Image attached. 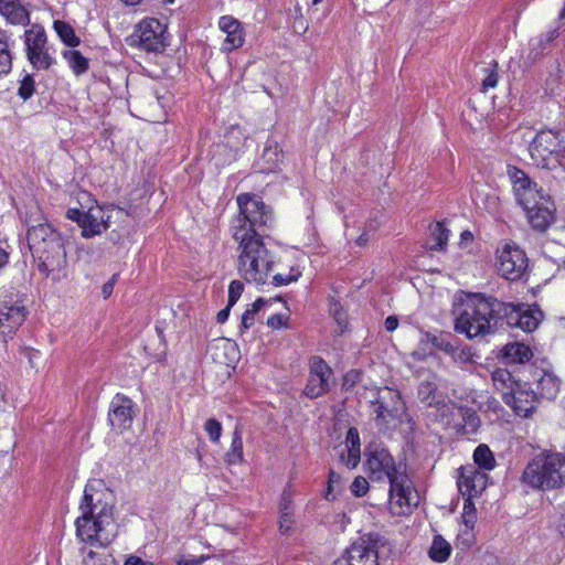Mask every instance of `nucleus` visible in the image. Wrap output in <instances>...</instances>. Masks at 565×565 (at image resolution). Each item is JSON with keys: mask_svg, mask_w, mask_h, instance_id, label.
I'll return each mask as SVG.
<instances>
[{"mask_svg": "<svg viewBox=\"0 0 565 565\" xmlns=\"http://www.w3.org/2000/svg\"><path fill=\"white\" fill-rule=\"evenodd\" d=\"M450 356L454 359L455 362L467 363L472 361V353L469 348L460 349L457 345H455Z\"/></svg>", "mask_w": 565, "mask_h": 565, "instance_id": "obj_45", "label": "nucleus"}, {"mask_svg": "<svg viewBox=\"0 0 565 565\" xmlns=\"http://www.w3.org/2000/svg\"><path fill=\"white\" fill-rule=\"evenodd\" d=\"M204 430L212 443H218L222 436V424L215 418H209L204 424Z\"/></svg>", "mask_w": 565, "mask_h": 565, "instance_id": "obj_42", "label": "nucleus"}, {"mask_svg": "<svg viewBox=\"0 0 565 565\" xmlns=\"http://www.w3.org/2000/svg\"><path fill=\"white\" fill-rule=\"evenodd\" d=\"M524 303H507L498 300L493 297V317L495 319V326L498 323L507 324L511 328H516L521 319V310Z\"/></svg>", "mask_w": 565, "mask_h": 565, "instance_id": "obj_22", "label": "nucleus"}, {"mask_svg": "<svg viewBox=\"0 0 565 565\" xmlns=\"http://www.w3.org/2000/svg\"><path fill=\"white\" fill-rule=\"evenodd\" d=\"M494 387L501 392L502 399H505V394H511L512 391L520 388L521 383L515 381L512 373L507 369H497L491 374Z\"/></svg>", "mask_w": 565, "mask_h": 565, "instance_id": "obj_25", "label": "nucleus"}, {"mask_svg": "<svg viewBox=\"0 0 565 565\" xmlns=\"http://www.w3.org/2000/svg\"><path fill=\"white\" fill-rule=\"evenodd\" d=\"M127 6H136L141 2V0H121Z\"/></svg>", "mask_w": 565, "mask_h": 565, "instance_id": "obj_64", "label": "nucleus"}, {"mask_svg": "<svg viewBox=\"0 0 565 565\" xmlns=\"http://www.w3.org/2000/svg\"><path fill=\"white\" fill-rule=\"evenodd\" d=\"M207 556L183 558L178 562V565H201Z\"/></svg>", "mask_w": 565, "mask_h": 565, "instance_id": "obj_54", "label": "nucleus"}, {"mask_svg": "<svg viewBox=\"0 0 565 565\" xmlns=\"http://www.w3.org/2000/svg\"><path fill=\"white\" fill-rule=\"evenodd\" d=\"M347 455L341 454V461H343L348 468L354 469L360 462V449H348Z\"/></svg>", "mask_w": 565, "mask_h": 565, "instance_id": "obj_43", "label": "nucleus"}, {"mask_svg": "<svg viewBox=\"0 0 565 565\" xmlns=\"http://www.w3.org/2000/svg\"><path fill=\"white\" fill-rule=\"evenodd\" d=\"M371 403L377 424H386L390 419L398 418L405 411L401 393L391 387L377 390L376 396Z\"/></svg>", "mask_w": 565, "mask_h": 565, "instance_id": "obj_11", "label": "nucleus"}, {"mask_svg": "<svg viewBox=\"0 0 565 565\" xmlns=\"http://www.w3.org/2000/svg\"><path fill=\"white\" fill-rule=\"evenodd\" d=\"M231 308H232V306H230V305L227 303V306H226L224 309H222V310H220V311L217 312V315H216V321H217L218 323H224V322L227 320V318H228V316H230Z\"/></svg>", "mask_w": 565, "mask_h": 565, "instance_id": "obj_57", "label": "nucleus"}, {"mask_svg": "<svg viewBox=\"0 0 565 565\" xmlns=\"http://www.w3.org/2000/svg\"><path fill=\"white\" fill-rule=\"evenodd\" d=\"M563 465L561 454L536 455L525 467L522 480L534 489H554L562 484Z\"/></svg>", "mask_w": 565, "mask_h": 565, "instance_id": "obj_6", "label": "nucleus"}, {"mask_svg": "<svg viewBox=\"0 0 565 565\" xmlns=\"http://www.w3.org/2000/svg\"><path fill=\"white\" fill-rule=\"evenodd\" d=\"M498 84V74L493 71L489 72L488 75L482 81V89L486 92L489 88L495 87Z\"/></svg>", "mask_w": 565, "mask_h": 565, "instance_id": "obj_50", "label": "nucleus"}, {"mask_svg": "<svg viewBox=\"0 0 565 565\" xmlns=\"http://www.w3.org/2000/svg\"><path fill=\"white\" fill-rule=\"evenodd\" d=\"M369 490V483L365 478L363 477H356L352 484H351V491L356 497H363L366 494Z\"/></svg>", "mask_w": 565, "mask_h": 565, "instance_id": "obj_47", "label": "nucleus"}, {"mask_svg": "<svg viewBox=\"0 0 565 565\" xmlns=\"http://www.w3.org/2000/svg\"><path fill=\"white\" fill-rule=\"evenodd\" d=\"M0 13L11 24L26 25L30 23V14L20 0H0Z\"/></svg>", "mask_w": 565, "mask_h": 565, "instance_id": "obj_23", "label": "nucleus"}, {"mask_svg": "<svg viewBox=\"0 0 565 565\" xmlns=\"http://www.w3.org/2000/svg\"><path fill=\"white\" fill-rule=\"evenodd\" d=\"M488 475L478 470L475 466L460 468L458 489L463 497L476 498L487 488Z\"/></svg>", "mask_w": 565, "mask_h": 565, "instance_id": "obj_18", "label": "nucleus"}, {"mask_svg": "<svg viewBox=\"0 0 565 565\" xmlns=\"http://www.w3.org/2000/svg\"><path fill=\"white\" fill-rule=\"evenodd\" d=\"M134 402L124 394H116L109 406L108 420L113 429L122 431L131 427L134 422Z\"/></svg>", "mask_w": 565, "mask_h": 565, "instance_id": "obj_15", "label": "nucleus"}, {"mask_svg": "<svg viewBox=\"0 0 565 565\" xmlns=\"http://www.w3.org/2000/svg\"><path fill=\"white\" fill-rule=\"evenodd\" d=\"M244 286L239 280H233L228 286V305L234 306L243 292Z\"/></svg>", "mask_w": 565, "mask_h": 565, "instance_id": "obj_46", "label": "nucleus"}, {"mask_svg": "<svg viewBox=\"0 0 565 565\" xmlns=\"http://www.w3.org/2000/svg\"><path fill=\"white\" fill-rule=\"evenodd\" d=\"M63 56L76 75H82L87 72L89 64L88 58H86L79 51H64Z\"/></svg>", "mask_w": 565, "mask_h": 565, "instance_id": "obj_30", "label": "nucleus"}, {"mask_svg": "<svg viewBox=\"0 0 565 565\" xmlns=\"http://www.w3.org/2000/svg\"><path fill=\"white\" fill-rule=\"evenodd\" d=\"M533 164L537 168L553 170L565 159V143L561 131L540 130L529 146Z\"/></svg>", "mask_w": 565, "mask_h": 565, "instance_id": "obj_7", "label": "nucleus"}, {"mask_svg": "<svg viewBox=\"0 0 565 565\" xmlns=\"http://www.w3.org/2000/svg\"><path fill=\"white\" fill-rule=\"evenodd\" d=\"M431 238L434 244L430 245L431 250L444 249L449 238V231L445 227L444 223L437 222L431 227Z\"/></svg>", "mask_w": 565, "mask_h": 565, "instance_id": "obj_33", "label": "nucleus"}, {"mask_svg": "<svg viewBox=\"0 0 565 565\" xmlns=\"http://www.w3.org/2000/svg\"><path fill=\"white\" fill-rule=\"evenodd\" d=\"M267 301L264 298H257L253 305L252 308L247 309L243 316L241 321V329L247 330L255 323V316L256 313L265 306Z\"/></svg>", "mask_w": 565, "mask_h": 565, "instance_id": "obj_36", "label": "nucleus"}, {"mask_svg": "<svg viewBox=\"0 0 565 565\" xmlns=\"http://www.w3.org/2000/svg\"><path fill=\"white\" fill-rule=\"evenodd\" d=\"M166 25L158 19L151 18L141 21L131 35V43L147 52H162L167 45Z\"/></svg>", "mask_w": 565, "mask_h": 565, "instance_id": "obj_10", "label": "nucleus"}, {"mask_svg": "<svg viewBox=\"0 0 565 565\" xmlns=\"http://www.w3.org/2000/svg\"><path fill=\"white\" fill-rule=\"evenodd\" d=\"M28 245L39 270L49 276L66 266V252L60 233L49 223L29 225Z\"/></svg>", "mask_w": 565, "mask_h": 565, "instance_id": "obj_4", "label": "nucleus"}, {"mask_svg": "<svg viewBox=\"0 0 565 565\" xmlns=\"http://www.w3.org/2000/svg\"><path fill=\"white\" fill-rule=\"evenodd\" d=\"M84 565H115L111 555L89 551L83 559Z\"/></svg>", "mask_w": 565, "mask_h": 565, "instance_id": "obj_38", "label": "nucleus"}, {"mask_svg": "<svg viewBox=\"0 0 565 565\" xmlns=\"http://www.w3.org/2000/svg\"><path fill=\"white\" fill-rule=\"evenodd\" d=\"M558 36L557 29H553L547 31L546 33L542 34L537 41L536 44H532V52H535V55H540L548 45L552 44V42Z\"/></svg>", "mask_w": 565, "mask_h": 565, "instance_id": "obj_39", "label": "nucleus"}, {"mask_svg": "<svg viewBox=\"0 0 565 565\" xmlns=\"http://www.w3.org/2000/svg\"><path fill=\"white\" fill-rule=\"evenodd\" d=\"M35 90V82L32 75L28 74L20 82L18 95L23 99H29Z\"/></svg>", "mask_w": 565, "mask_h": 565, "instance_id": "obj_41", "label": "nucleus"}, {"mask_svg": "<svg viewBox=\"0 0 565 565\" xmlns=\"http://www.w3.org/2000/svg\"><path fill=\"white\" fill-rule=\"evenodd\" d=\"M67 218L76 222L78 226L82 223V220L86 216V212L79 209H68L66 212Z\"/></svg>", "mask_w": 565, "mask_h": 565, "instance_id": "obj_52", "label": "nucleus"}, {"mask_svg": "<svg viewBox=\"0 0 565 565\" xmlns=\"http://www.w3.org/2000/svg\"><path fill=\"white\" fill-rule=\"evenodd\" d=\"M388 482L390 500L402 509L401 512H405L404 508L408 510L412 505H416V502L413 501L417 495L411 487V481L406 475L405 467L396 475H393Z\"/></svg>", "mask_w": 565, "mask_h": 565, "instance_id": "obj_16", "label": "nucleus"}, {"mask_svg": "<svg viewBox=\"0 0 565 565\" xmlns=\"http://www.w3.org/2000/svg\"><path fill=\"white\" fill-rule=\"evenodd\" d=\"M495 267L498 273L505 279L518 280L527 268V257L518 245L507 243L497 250Z\"/></svg>", "mask_w": 565, "mask_h": 565, "instance_id": "obj_9", "label": "nucleus"}, {"mask_svg": "<svg viewBox=\"0 0 565 565\" xmlns=\"http://www.w3.org/2000/svg\"><path fill=\"white\" fill-rule=\"evenodd\" d=\"M26 317V309L22 305L0 301V334L7 341L12 338Z\"/></svg>", "mask_w": 565, "mask_h": 565, "instance_id": "obj_17", "label": "nucleus"}, {"mask_svg": "<svg viewBox=\"0 0 565 565\" xmlns=\"http://www.w3.org/2000/svg\"><path fill=\"white\" fill-rule=\"evenodd\" d=\"M559 380L552 373L541 371L536 380L534 393L539 399H554L559 392Z\"/></svg>", "mask_w": 565, "mask_h": 565, "instance_id": "obj_24", "label": "nucleus"}, {"mask_svg": "<svg viewBox=\"0 0 565 565\" xmlns=\"http://www.w3.org/2000/svg\"><path fill=\"white\" fill-rule=\"evenodd\" d=\"M473 461L480 471H489L495 467L493 452L486 444H480L473 451Z\"/></svg>", "mask_w": 565, "mask_h": 565, "instance_id": "obj_27", "label": "nucleus"}, {"mask_svg": "<svg viewBox=\"0 0 565 565\" xmlns=\"http://www.w3.org/2000/svg\"><path fill=\"white\" fill-rule=\"evenodd\" d=\"M366 242H367V237H366V235H365V234H362V235L356 239V244H358L359 246H363V245H365V244H366Z\"/></svg>", "mask_w": 565, "mask_h": 565, "instance_id": "obj_63", "label": "nucleus"}, {"mask_svg": "<svg viewBox=\"0 0 565 565\" xmlns=\"http://www.w3.org/2000/svg\"><path fill=\"white\" fill-rule=\"evenodd\" d=\"M299 277H300V271L299 270H295L292 268L291 269V274H288V275L276 274L273 277V284L275 286H284V285H288V284H290L292 281H297Z\"/></svg>", "mask_w": 565, "mask_h": 565, "instance_id": "obj_44", "label": "nucleus"}, {"mask_svg": "<svg viewBox=\"0 0 565 565\" xmlns=\"http://www.w3.org/2000/svg\"><path fill=\"white\" fill-rule=\"evenodd\" d=\"M503 355L510 363H525L531 360L533 353L529 345L512 342L504 345Z\"/></svg>", "mask_w": 565, "mask_h": 565, "instance_id": "obj_26", "label": "nucleus"}, {"mask_svg": "<svg viewBox=\"0 0 565 565\" xmlns=\"http://www.w3.org/2000/svg\"><path fill=\"white\" fill-rule=\"evenodd\" d=\"M451 552V546L441 536H436L429 550V556L436 562H445Z\"/></svg>", "mask_w": 565, "mask_h": 565, "instance_id": "obj_32", "label": "nucleus"}, {"mask_svg": "<svg viewBox=\"0 0 565 565\" xmlns=\"http://www.w3.org/2000/svg\"><path fill=\"white\" fill-rule=\"evenodd\" d=\"M334 318L337 320V322L342 326V324H345L347 323V317H345V313L341 310V309H335L334 308Z\"/></svg>", "mask_w": 565, "mask_h": 565, "instance_id": "obj_59", "label": "nucleus"}, {"mask_svg": "<svg viewBox=\"0 0 565 565\" xmlns=\"http://www.w3.org/2000/svg\"><path fill=\"white\" fill-rule=\"evenodd\" d=\"M239 214L233 220V238L238 243V273L246 282L264 285L273 269V257L264 244L271 214L264 202L248 193L237 196Z\"/></svg>", "mask_w": 565, "mask_h": 565, "instance_id": "obj_1", "label": "nucleus"}, {"mask_svg": "<svg viewBox=\"0 0 565 565\" xmlns=\"http://www.w3.org/2000/svg\"><path fill=\"white\" fill-rule=\"evenodd\" d=\"M387 541L377 533H367L354 541L335 565H380L379 555Z\"/></svg>", "mask_w": 565, "mask_h": 565, "instance_id": "obj_8", "label": "nucleus"}, {"mask_svg": "<svg viewBox=\"0 0 565 565\" xmlns=\"http://www.w3.org/2000/svg\"><path fill=\"white\" fill-rule=\"evenodd\" d=\"M508 175L513 183L518 203L526 212L531 226L539 232L546 231L554 221L555 206L551 198L523 170L509 167Z\"/></svg>", "mask_w": 565, "mask_h": 565, "instance_id": "obj_3", "label": "nucleus"}, {"mask_svg": "<svg viewBox=\"0 0 565 565\" xmlns=\"http://www.w3.org/2000/svg\"><path fill=\"white\" fill-rule=\"evenodd\" d=\"M385 329L386 331L388 332H393L397 329L398 327V319L396 316H388L386 319H385Z\"/></svg>", "mask_w": 565, "mask_h": 565, "instance_id": "obj_55", "label": "nucleus"}, {"mask_svg": "<svg viewBox=\"0 0 565 565\" xmlns=\"http://www.w3.org/2000/svg\"><path fill=\"white\" fill-rule=\"evenodd\" d=\"M225 461L228 465H237L244 461L243 438L238 427H235L233 431L231 447L225 454Z\"/></svg>", "mask_w": 565, "mask_h": 565, "instance_id": "obj_28", "label": "nucleus"}, {"mask_svg": "<svg viewBox=\"0 0 565 565\" xmlns=\"http://www.w3.org/2000/svg\"><path fill=\"white\" fill-rule=\"evenodd\" d=\"M521 319L518 323L516 328H520L521 330L525 332H532L535 330L539 326V318L526 307V305L523 306V309L521 310Z\"/></svg>", "mask_w": 565, "mask_h": 565, "instance_id": "obj_37", "label": "nucleus"}, {"mask_svg": "<svg viewBox=\"0 0 565 565\" xmlns=\"http://www.w3.org/2000/svg\"><path fill=\"white\" fill-rule=\"evenodd\" d=\"M82 515L76 519L77 537L89 545H108L117 535L114 518L113 493L87 483L79 505Z\"/></svg>", "mask_w": 565, "mask_h": 565, "instance_id": "obj_2", "label": "nucleus"}, {"mask_svg": "<svg viewBox=\"0 0 565 565\" xmlns=\"http://www.w3.org/2000/svg\"><path fill=\"white\" fill-rule=\"evenodd\" d=\"M113 290H114L113 282L104 284L103 288H102V292H103L104 298H108L113 294Z\"/></svg>", "mask_w": 565, "mask_h": 565, "instance_id": "obj_61", "label": "nucleus"}, {"mask_svg": "<svg viewBox=\"0 0 565 565\" xmlns=\"http://www.w3.org/2000/svg\"><path fill=\"white\" fill-rule=\"evenodd\" d=\"M8 253L2 247H0V268L8 263Z\"/></svg>", "mask_w": 565, "mask_h": 565, "instance_id": "obj_62", "label": "nucleus"}, {"mask_svg": "<svg viewBox=\"0 0 565 565\" xmlns=\"http://www.w3.org/2000/svg\"><path fill=\"white\" fill-rule=\"evenodd\" d=\"M332 374V369L322 358H311L308 383L305 388L306 396L317 398L326 394L330 390Z\"/></svg>", "mask_w": 565, "mask_h": 565, "instance_id": "obj_13", "label": "nucleus"}, {"mask_svg": "<svg viewBox=\"0 0 565 565\" xmlns=\"http://www.w3.org/2000/svg\"><path fill=\"white\" fill-rule=\"evenodd\" d=\"M26 56L34 68L47 70L53 58L46 49V34L41 25L34 24L24 32Z\"/></svg>", "mask_w": 565, "mask_h": 565, "instance_id": "obj_12", "label": "nucleus"}, {"mask_svg": "<svg viewBox=\"0 0 565 565\" xmlns=\"http://www.w3.org/2000/svg\"><path fill=\"white\" fill-rule=\"evenodd\" d=\"M348 449H360V436L355 427L349 428L347 433V447Z\"/></svg>", "mask_w": 565, "mask_h": 565, "instance_id": "obj_48", "label": "nucleus"}, {"mask_svg": "<svg viewBox=\"0 0 565 565\" xmlns=\"http://www.w3.org/2000/svg\"><path fill=\"white\" fill-rule=\"evenodd\" d=\"M369 476L373 480H382L387 478L388 480L401 471L404 466L402 463L396 465L393 456L388 450L381 448L372 451L365 462Z\"/></svg>", "mask_w": 565, "mask_h": 565, "instance_id": "obj_14", "label": "nucleus"}, {"mask_svg": "<svg viewBox=\"0 0 565 565\" xmlns=\"http://www.w3.org/2000/svg\"><path fill=\"white\" fill-rule=\"evenodd\" d=\"M218 26L221 31L226 34L222 44V50L224 52H232L243 46L245 42V33L242 23L232 15H223L218 20Z\"/></svg>", "mask_w": 565, "mask_h": 565, "instance_id": "obj_19", "label": "nucleus"}, {"mask_svg": "<svg viewBox=\"0 0 565 565\" xmlns=\"http://www.w3.org/2000/svg\"><path fill=\"white\" fill-rule=\"evenodd\" d=\"M108 221L109 216L105 215V211L102 207H90L86 211V216L79 225L83 237L89 238L99 235L109 227Z\"/></svg>", "mask_w": 565, "mask_h": 565, "instance_id": "obj_21", "label": "nucleus"}, {"mask_svg": "<svg viewBox=\"0 0 565 565\" xmlns=\"http://www.w3.org/2000/svg\"><path fill=\"white\" fill-rule=\"evenodd\" d=\"M426 337H427V340L435 348L444 351L448 355L451 354L455 344L450 342L448 337H446V335H435V334H431V333H427Z\"/></svg>", "mask_w": 565, "mask_h": 565, "instance_id": "obj_40", "label": "nucleus"}, {"mask_svg": "<svg viewBox=\"0 0 565 565\" xmlns=\"http://www.w3.org/2000/svg\"><path fill=\"white\" fill-rule=\"evenodd\" d=\"M493 297L475 295L465 305L456 318L455 330L465 333L469 339L493 332Z\"/></svg>", "mask_w": 565, "mask_h": 565, "instance_id": "obj_5", "label": "nucleus"}, {"mask_svg": "<svg viewBox=\"0 0 565 565\" xmlns=\"http://www.w3.org/2000/svg\"><path fill=\"white\" fill-rule=\"evenodd\" d=\"M462 521L466 526L465 534L471 535V531L475 527L477 521V510L471 498H466L462 509Z\"/></svg>", "mask_w": 565, "mask_h": 565, "instance_id": "obj_34", "label": "nucleus"}, {"mask_svg": "<svg viewBox=\"0 0 565 565\" xmlns=\"http://www.w3.org/2000/svg\"><path fill=\"white\" fill-rule=\"evenodd\" d=\"M537 399L534 390L527 391L521 384L520 388L512 391L511 394H505L503 402L512 407L516 415L529 417L535 409V402Z\"/></svg>", "mask_w": 565, "mask_h": 565, "instance_id": "obj_20", "label": "nucleus"}, {"mask_svg": "<svg viewBox=\"0 0 565 565\" xmlns=\"http://www.w3.org/2000/svg\"><path fill=\"white\" fill-rule=\"evenodd\" d=\"M125 565H152V563H147L137 556H130L125 562Z\"/></svg>", "mask_w": 565, "mask_h": 565, "instance_id": "obj_58", "label": "nucleus"}, {"mask_svg": "<svg viewBox=\"0 0 565 565\" xmlns=\"http://www.w3.org/2000/svg\"><path fill=\"white\" fill-rule=\"evenodd\" d=\"M280 513H292V500L290 494L284 492L279 504Z\"/></svg>", "mask_w": 565, "mask_h": 565, "instance_id": "obj_51", "label": "nucleus"}, {"mask_svg": "<svg viewBox=\"0 0 565 565\" xmlns=\"http://www.w3.org/2000/svg\"><path fill=\"white\" fill-rule=\"evenodd\" d=\"M436 390L437 387L433 382L423 381L418 386L417 396L422 403L433 406L437 403Z\"/></svg>", "mask_w": 565, "mask_h": 565, "instance_id": "obj_35", "label": "nucleus"}, {"mask_svg": "<svg viewBox=\"0 0 565 565\" xmlns=\"http://www.w3.org/2000/svg\"><path fill=\"white\" fill-rule=\"evenodd\" d=\"M285 324V318L282 315H273L267 319V326L273 329H279Z\"/></svg>", "mask_w": 565, "mask_h": 565, "instance_id": "obj_53", "label": "nucleus"}, {"mask_svg": "<svg viewBox=\"0 0 565 565\" xmlns=\"http://www.w3.org/2000/svg\"><path fill=\"white\" fill-rule=\"evenodd\" d=\"M340 480H341V476L339 473L334 472L333 470H330L329 480H328V492L326 495L327 498L332 490V484L340 482Z\"/></svg>", "mask_w": 565, "mask_h": 565, "instance_id": "obj_56", "label": "nucleus"}, {"mask_svg": "<svg viewBox=\"0 0 565 565\" xmlns=\"http://www.w3.org/2000/svg\"><path fill=\"white\" fill-rule=\"evenodd\" d=\"M12 68V53L9 45V35L0 29V76L7 75Z\"/></svg>", "mask_w": 565, "mask_h": 565, "instance_id": "obj_29", "label": "nucleus"}, {"mask_svg": "<svg viewBox=\"0 0 565 565\" xmlns=\"http://www.w3.org/2000/svg\"><path fill=\"white\" fill-rule=\"evenodd\" d=\"M54 30L60 39L68 46H77L81 43L79 38L75 34L74 29L66 22L54 21Z\"/></svg>", "mask_w": 565, "mask_h": 565, "instance_id": "obj_31", "label": "nucleus"}, {"mask_svg": "<svg viewBox=\"0 0 565 565\" xmlns=\"http://www.w3.org/2000/svg\"><path fill=\"white\" fill-rule=\"evenodd\" d=\"M220 345L223 347V350H234L235 348V344L233 342H230V341H224V340H220L216 344L212 345V348H216L218 349Z\"/></svg>", "mask_w": 565, "mask_h": 565, "instance_id": "obj_60", "label": "nucleus"}, {"mask_svg": "<svg viewBox=\"0 0 565 565\" xmlns=\"http://www.w3.org/2000/svg\"><path fill=\"white\" fill-rule=\"evenodd\" d=\"M294 524L292 513H280L279 530L282 534L288 533Z\"/></svg>", "mask_w": 565, "mask_h": 565, "instance_id": "obj_49", "label": "nucleus"}]
</instances>
